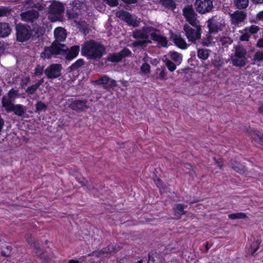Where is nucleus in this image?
I'll use <instances>...</instances> for the list:
<instances>
[{"mask_svg":"<svg viewBox=\"0 0 263 263\" xmlns=\"http://www.w3.org/2000/svg\"><path fill=\"white\" fill-rule=\"evenodd\" d=\"M81 52L87 59L98 61L106 54V51L101 42L90 40L82 45Z\"/></svg>","mask_w":263,"mask_h":263,"instance_id":"nucleus-1","label":"nucleus"},{"mask_svg":"<svg viewBox=\"0 0 263 263\" xmlns=\"http://www.w3.org/2000/svg\"><path fill=\"white\" fill-rule=\"evenodd\" d=\"M67 50L68 47L65 44L53 41L50 46L44 48L41 53V58L43 59H49L58 55H64Z\"/></svg>","mask_w":263,"mask_h":263,"instance_id":"nucleus-2","label":"nucleus"},{"mask_svg":"<svg viewBox=\"0 0 263 263\" xmlns=\"http://www.w3.org/2000/svg\"><path fill=\"white\" fill-rule=\"evenodd\" d=\"M247 50L241 46H237L235 48V52L231 57V63L233 66L242 68L247 63L246 57Z\"/></svg>","mask_w":263,"mask_h":263,"instance_id":"nucleus-3","label":"nucleus"},{"mask_svg":"<svg viewBox=\"0 0 263 263\" xmlns=\"http://www.w3.org/2000/svg\"><path fill=\"white\" fill-rule=\"evenodd\" d=\"M207 25L210 34H215L222 31L225 28L226 24L224 20L216 15L209 18Z\"/></svg>","mask_w":263,"mask_h":263,"instance_id":"nucleus-4","label":"nucleus"},{"mask_svg":"<svg viewBox=\"0 0 263 263\" xmlns=\"http://www.w3.org/2000/svg\"><path fill=\"white\" fill-rule=\"evenodd\" d=\"M16 41L23 43L31 37L32 31L30 26L20 23L15 26Z\"/></svg>","mask_w":263,"mask_h":263,"instance_id":"nucleus-5","label":"nucleus"},{"mask_svg":"<svg viewBox=\"0 0 263 263\" xmlns=\"http://www.w3.org/2000/svg\"><path fill=\"white\" fill-rule=\"evenodd\" d=\"M197 24L196 23V25L193 26L196 28V30L187 24L184 25L183 30L189 42L195 43L197 40L200 39L201 37V26Z\"/></svg>","mask_w":263,"mask_h":263,"instance_id":"nucleus-6","label":"nucleus"},{"mask_svg":"<svg viewBox=\"0 0 263 263\" xmlns=\"http://www.w3.org/2000/svg\"><path fill=\"white\" fill-rule=\"evenodd\" d=\"M194 6L196 11L203 14L212 11L213 3L212 0H196Z\"/></svg>","mask_w":263,"mask_h":263,"instance_id":"nucleus-7","label":"nucleus"},{"mask_svg":"<svg viewBox=\"0 0 263 263\" xmlns=\"http://www.w3.org/2000/svg\"><path fill=\"white\" fill-rule=\"evenodd\" d=\"M68 107L77 112L84 111L88 108L87 101L84 100H78L74 98L68 99L66 102Z\"/></svg>","mask_w":263,"mask_h":263,"instance_id":"nucleus-8","label":"nucleus"},{"mask_svg":"<svg viewBox=\"0 0 263 263\" xmlns=\"http://www.w3.org/2000/svg\"><path fill=\"white\" fill-rule=\"evenodd\" d=\"M182 15L185 21L192 26H196L198 23L197 19V14L195 12L192 5H186L182 9Z\"/></svg>","mask_w":263,"mask_h":263,"instance_id":"nucleus-9","label":"nucleus"},{"mask_svg":"<svg viewBox=\"0 0 263 263\" xmlns=\"http://www.w3.org/2000/svg\"><path fill=\"white\" fill-rule=\"evenodd\" d=\"M132 51L127 48H124L119 52L109 53L106 58V60L112 63H118L121 62L123 58L131 57Z\"/></svg>","mask_w":263,"mask_h":263,"instance_id":"nucleus-10","label":"nucleus"},{"mask_svg":"<svg viewBox=\"0 0 263 263\" xmlns=\"http://www.w3.org/2000/svg\"><path fill=\"white\" fill-rule=\"evenodd\" d=\"M62 65L60 64H52L44 70V73L48 79H54L61 76Z\"/></svg>","mask_w":263,"mask_h":263,"instance_id":"nucleus-11","label":"nucleus"},{"mask_svg":"<svg viewBox=\"0 0 263 263\" xmlns=\"http://www.w3.org/2000/svg\"><path fill=\"white\" fill-rule=\"evenodd\" d=\"M116 15L129 25H132L134 27H137L139 25V23L134 20L132 15L127 11L123 10L118 11L116 13Z\"/></svg>","mask_w":263,"mask_h":263,"instance_id":"nucleus-12","label":"nucleus"},{"mask_svg":"<svg viewBox=\"0 0 263 263\" xmlns=\"http://www.w3.org/2000/svg\"><path fill=\"white\" fill-rule=\"evenodd\" d=\"M247 14L243 11L236 10L230 15L231 24L232 25H238L246 18Z\"/></svg>","mask_w":263,"mask_h":263,"instance_id":"nucleus-13","label":"nucleus"},{"mask_svg":"<svg viewBox=\"0 0 263 263\" xmlns=\"http://www.w3.org/2000/svg\"><path fill=\"white\" fill-rule=\"evenodd\" d=\"M64 11V6L58 2H52L48 8V13L52 14L61 15Z\"/></svg>","mask_w":263,"mask_h":263,"instance_id":"nucleus-14","label":"nucleus"},{"mask_svg":"<svg viewBox=\"0 0 263 263\" xmlns=\"http://www.w3.org/2000/svg\"><path fill=\"white\" fill-rule=\"evenodd\" d=\"M26 107L22 104H13L9 108L7 109V112H13L14 114L19 117H24L26 114Z\"/></svg>","mask_w":263,"mask_h":263,"instance_id":"nucleus-15","label":"nucleus"},{"mask_svg":"<svg viewBox=\"0 0 263 263\" xmlns=\"http://www.w3.org/2000/svg\"><path fill=\"white\" fill-rule=\"evenodd\" d=\"M151 37L153 41L157 42L159 46L167 47L168 41L165 36L153 32L151 33Z\"/></svg>","mask_w":263,"mask_h":263,"instance_id":"nucleus-16","label":"nucleus"},{"mask_svg":"<svg viewBox=\"0 0 263 263\" xmlns=\"http://www.w3.org/2000/svg\"><path fill=\"white\" fill-rule=\"evenodd\" d=\"M80 51V46L78 45L72 46L70 49L68 48L66 51V59L68 61H71L76 58Z\"/></svg>","mask_w":263,"mask_h":263,"instance_id":"nucleus-17","label":"nucleus"},{"mask_svg":"<svg viewBox=\"0 0 263 263\" xmlns=\"http://www.w3.org/2000/svg\"><path fill=\"white\" fill-rule=\"evenodd\" d=\"M55 41L58 42L64 41L67 36L66 30L62 27H57L54 30Z\"/></svg>","mask_w":263,"mask_h":263,"instance_id":"nucleus-18","label":"nucleus"},{"mask_svg":"<svg viewBox=\"0 0 263 263\" xmlns=\"http://www.w3.org/2000/svg\"><path fill=\"white\" fill-rule=\"evenodd\" d=\"M172 40L175 45L181 49H185L188 47L185 41L180 35L174 34L172 36Z\"/></svg>","mask_w":263,"mask_h":263,"instance_id":"nucleus-19","label":"nucleus"},{"mask_svg":"<svg viewBox=\"0 0 263 263\" xmlns=\"http://www.w3.org/2000/svg\"><path fill=\"white\" fill-rule=\"evenodd\" d=\"M11 32V29L8 23H0V37L8 36Z\"/></svg>","mask_w":263,"mask_h":263,"instance_id":"nucleus-20","label":"nucleus"},{"mask_svg":"<svg viewBox=\"0 0 263 263\" xmlns=\"http://www.w3.org/2000/svg\"><path fill=\"white\" fill-rule=\"evenodd\" d=\"M162 6L165 8L174 11L176 8V4L174 0H159Z\"/></svg>","mask_w":263,"mask_h":263,"instance_id":"nucleus-21","label":"nucleus"},{"mask_svg":"<svg viewBox=\"0 0 263 263\" xmlns=\"http://www.w3.org/2000/svg\"><path fill=\"white\" fill-rule=\"evenodd\" d=\"M185 205L182 203H178L175 205L173 208V211L176 216H179L180 217L181 215H185L186 211H184Z\"/></svg>","mask_w":263,"mask_h":263,"instance_id":"nucleus-22","label":"nucleus"},{"mask_svg":"<svg viewBox=\"0 0 263 263\" xmlns=\"http://www.w3.org/2000/svg\"><path fill=\"white\" fill-rule=\"evenodd\" d=\"M171 60L178 64H180L182 61V57L181 53L175 51H171L169 53Z\"/></svg>","mask_w":263,"mask_h":263,"instance_id":"nucleus-23","label":"nucleus"},{"mask_svg":"<svg viewBox=\"0 0 263 263\" xmlns=\"http://www.w3.org/2000/svg\"><path fill=\"white\" fill-rule=\"evenodd\" d=\"M211 50L206 49H198L197 51V57L199 59L206 60L210 55Z\"/></svg>","mask_w":263,"mask_h":263,"instance_id":"nucleus-24","label":"nucleus"},{"mask_svg":"<svg viewBox=\"0 0 263 263\" xmlns=\"http://www.w3.org/2000/svg\"><path fill=\"white\" fill-rule=\"evenodd\" d=\"M2 106L5 107L6 111L7 109L9 108L13 104V100L10 99L8 96H4L1 100Z\"/></svg>","mask_w":263,"mask_h":263,"instance_id":"nucleus-25","label":"nucleus"},{"mask_svg":"<svg viewBox=\"0 0 263 263\" xmlns=\"http://www.w3.org/2000/svg\"><path fill=\"white\" fill-rule=\"evenodd\" d=\"M234 4L238 9H244L248 7L249 0H234Z\"/></svg>","mask_w":263,"mask_h":263,"instance_id":"nucleus-26","label":"nucleus"},{"mask_svg":"<svg viewBox=\"0 0 263 263\" xmlns=\"http://www.w3.org/2000/svg\"><path fill=\"white\" fill-rule=\"evenodd\" d=\"M228 217L230 219H243L248 218L247 214L243 212H238L235 213H232L228 215Z\"/></svg>","mask_w":263,"mask_h":263,"instance_id":"nucleus-27","label":"nucleus"},{"mask_svg":"<svg viewBox=\"0 0 263 263\" xmlns=\"http://www.w3.org/2000/svg\"><path fill=\"white\" fill-rule=\"evenodd\" d=\"M232 168L239 174H243L246 171L245 166L238 162L232 163Z\"/></svg>","mask_w":263,"mask_h":263,"instance_id":"nucleus-28","label":"nucleus"},{"mask_svg":"<svg viewBox=\"0 0 263 263\" xmlns=\"http://www.w3.org/2000/svg\"><path fill=\"white\" fill-rule=\"evenodd\" d=\"M35 112L38 114H40L42 111H46L47 108V105L44 102L39 101L35 104Z\"/></svg>","mask_w":263,"mask_h":263,"instance_id":"nucleus-29","label":"nucleus"},{"mask_svg":"<svg viewBox=\"0 0 263 263\" xmlns=\"http://www.w3.org/2000/svg\"><path fill=\"white\" fill-rule=\"evenodd\" d=\"M80 13V9H78V7H76L74 6H72V8L71 10H68V14L69 15V16L72 18H77Z\"/></svg>","mask_w":263,"mask_h":263,"instance_id":"nucleus-30","label":"nucleus"},{"mask_svg":"<svg viewBox=\"0 0 263 263\" xmlns=\"http://www.w3.org/2000/svg\"><path fill=\"white\" fill-rule=\"evenodd\" d=\"M26 16L28 20L33 22L34 20L39 17V13L37 11L33 10L32 11H28L24 13Z\"/></svg>","mask_w":263,"mask_h":263,"instance_id":"nucleus-31","label":"nucleus"},{"mask_svg":"<svg viewBox=\"0 0 263 263\" xmlns=\"http://www.w3.org/2000/svg\"><path fill=\"white\" fill-rule=\"evenodd\" d=\"M12 9L8 7L0 6V17L8 16L11 13Z\"/></svg>","mask_w":263,"mask_h":263,"instance_id":"nucleus-32","label":"nucleus"},{"mask_svg":"<svg viewBox=\"0 0 263 263\" xmlns=\"http://www.w3.org/2000/svg\"><path fill=\"white\" fill-rule=\"evenodd\" d=\"M12 249V247L11 246L6 245L1 251L2 256L5 257H10Z\"/></svg>","mask_w":263,"mask_h":263,"instance_id":"nucleus-33","label":"nucleus"},{"mask_svg":"<svg viewBox=\"0 0 263 263\" xmlns=\"http://www.w3.org/2000/svg\"><path fill=\"white\" fill-rule=\"evenodd\" d=\"M84 64V61L82 59L77 60L73 63L70 67L69 68L71 70L74 71L82 67Z\"/></svg>","mask_w":263,"mask_h":263,"instance_id":"nucleus-34","label":"nucleus"},{"mask_svg":"<svg viewBox=\"0 0 263 263\" xmlns=\"http://www.w3.org/2000/svg\"><path fill=\"white\" fill-rule=\"evenodd\" d=\"M148 43H152L151 40H138L133 43V46L135 47H145Z\"/></svg>","mask_w":263,"mask_h":263,"instance_id":"nucleus-35","label":"nucleus"},{"mask_svg":"<svg viewBox=\"0 0 263 263\" xmlns=\"http://www.w3.org/2000/svg\"><path fill=\"white\" fill-rule=\"evenodd\" d=\"M260 245V241L257 240L254 241L250 248H251V254L252 256H255V252L259 249Z\"/></svg>","mask_w":263,"mask_h":263,"instance_id":"nucleus-36","label":"nucleus"},{"mask_svg":"<svg viewBox=\"0 0 263 263\" xmlns=\"http://www.w3.org/2000/svg\"><path fill=\"white\" fill-rule=\"evenodd\" d=\"M259 28L258 26L252 25L249 27H246L244 29V31L246 32H248L249 33L255 34L259 31Z\"/></svg>","mask_w":263,"mask_h":263,"instance_id":"nucleus-37","label":"nucleus"},{"mask_svg":"<svg viewBox=\"0 0 263 263\" xmlns=\"http://www.w3.org/2000/svg\"><path fill=\"white\" fill-rule=\"evenodd\" d=\"M145 31L141 29H136L133 32V37L135 39H142L143 37V34L145 33Z\"/></svg>","mask_w":263,"mask_h":263,"instance_id":"nucleus-38","label":"nucleus"},{"mask_svg":"<svg viewBox=\"0 0 263 263\" xmlns=\"http://www.w3.org/2000/svg\"><path fill=\"white\" fill-rule=\"evenodd\" d=\"M109 81V78L105 75L95 81L98 85H107Z\"/></svg>","mask_w":263,"mask_h":263,"instance_id":"nucleus-39","label":"nucleus"},{"mask_svg":"<svg viewBox=\"0 0 263 263\" xmlns=\"http://www.w3.org/2000/svg\"><path fill=\"white\" fill-rule=\"evenodd\" d=\"M165 65L167 67L168 69L171 71L173 72L176 69V65L175 63H174L172 61L168 60V59H165L164 61Z\"/></svg>","mask_w":263,"mask_h":263,"instance_id":"nucleus-40","label":"nucleus"},{"mask_svg":"<svg viewBox=\"0 0 263 263\" xmlns=\"http://www.w3.org/2000/svg\"><path fill=\"white\" fill-rule=\"evenodd\" d=\"M32 248L34 249V251L36 255L40 258H42L44 257V252L43 249L40 247L38 244H36Z\"/></svg>","mask_w":263,"mask_h":263,"instance_id":"nucleus-41","label":"nucleus"},{"mask_svg":"<svg viewBox=\"0 0 263 263\" xmlns=\"http://www.w3.org/2000/svg\"><path fill=\"white\" fill-rule=\"evenodd\" d=\"M141 71L144 74H148L151 72V66L149 64L147 63H143L141 67Z\"/></svg>","mask_w":263,"mask_h":263,"instance_id":"nucleus-42","label":"nucleus"},{"mask_svg":"<svg viewBox=\"0 0 263 263\" xmlns=\"http://www.w3.org/2000/svg\"><path fill=\"white\" fill-rule=\"evenodd\" d=\"M26 240L31 248L34 247L36 245L35 239L31 236V234H28L25 237Z\"/></svg>","mask_w":263,"mask_h":263,"instance_id":"nucleus-43","label":"nucleus"},{"mask_svg":"<svg viewBox=\"0 0 263 263\" xmlns=\"http://www.w3.org/2000/svg\"><path fill=\"white\" fill-rule=\"evenodd\" d=\"M18 90H15L14 88H11L7 93L8 96L13 101L14 99L18 97Z\"/></svg>","mask_w":263,"mask_h":263,"instance_id":"nucleus-44","label":"nucleus"},{"mask_svg":"<svg viewBox=\"0 0 263 263\" xmlns=\"http://www.w3.org/2000/svg\"><path fill=\"white\" fill-rule=\"evenodd\" d=\"M44 66L37 65L34 69L33 75L34 76L39 77L43 74L44 71Z\"/></svg>","mask_w":263,"mask_h":263,"instance_id":"nucleus-45","label":"nucleus"},{"mask_svg":"<svg viewBox=\"0 0 263 263\" xmlns=\"http://www.w3.org/2000/svg\"><path fill=\"white\" fill-rule=\"evenodd\" d=\"M37 89V86L35 84H33L28 87L25 91L28 95H31L33 94Z\"/></svg>","mask_w":263,"mask_h":263,"instance_id":"nucleus-46","label":"nucleus"},{"mask_svg":"<svg viewBox=\"0 0 263 263\" xmlns=\"http://www.w3.org/2000/svg\"><path fill=\"white\" fill-rule=\"evenodd\" d=\"M157 71H160V73L159 74V78L162 80H165L166 79L165 77L166 76V72L165 68L164 67H162L161 69H157Z\"/></svg>","mask_w":263,"mask_h":263,"instance_id":"nucleus-47","label":"nucleus"},{"mask_svg":"<svg viewBox=\"0 0 263 263\" xmlns=\"http://www.w3.org/2000/svg\"><path fill=\"white\" fill-rule=\"evenodd\" d=\"M103 1L111 7H117L119 5L118 0H103Z\"/></svg>","mask_w":263,"mask_h":263,"instance_id":"nucleus-48","label":"nucleus"},{"mask_svg":"<svg viewBox=\"0 0 263 263\" xmlns=\"http://www.w3.org/2000/svg\"><path fill=\"white\" fill-rule=\"evenodd\" d=\"M254 60L256 61L261 62L263 61V52L262 51L256 52L254 55Z\"/></svg>","mask_w":263,"mask_h":263,"instance_id":"nucleus-49","label":"nucleus"},{"mask_svg":"<svg viewBox=\"0 0 263 263\" xmlns=\"http://www.w3.org/2000/svg\"><path fill=\"white\" fill-rule=\"evenodd\" d=\"M254 134L259 139L260 144L263 145V133L259 130H256L254 131Z\"/></svg>","mask_w":263,"mask_h":263,"instance_id":"nucleus-50","label":"nucleus"},{"mask_svg":"<svg viewBox=\"0 0 263 263\" xmlns=\"http://www.w3.org/2000/svg\"><path fill=\"white\" fill-rule=\"evenodd\" d=\"M107 85V88L114 89V88H115L117 86V82L115 80L110 79L109 78V81Z\"/></svg>","mask_w":263,"mask_h":263,"instance_id":"nucleus-51","label":"nucleus"},{"mask_svg":"<svg viewBox=\"0 0 263 263\" xmlns=\"http://www.w3.org/2000/svg\"><path fill=\"white\" fill-rule=\"evenodd\" d=\"M156 177H157L156 176ZM154 181L155 184H156V185L159 188H162L163 187V185H164L163 182L160 178L158 177L156 178H154Z\"/></svg>","mask_w":263,"mask_h":263,"instance_id":"nucleus-52","label":"nucleus"},{"mask_svg":"<svg viewBox=\"0 0 263 263\" xmlns=\"http://www.w3.org/2000/svg\"><path fill=\"white\" fill-rule=\"evenodd\" d=\"M250 37V35L248 32L245 31L240 37V40L242 41H248Z\"/></svg>","mask_w":263,"mask_h":263,"instance_id":"nucleus-53","label":"nucleus"},{"mask_svg":"<svg viewBox=\"0 0 263 263\" xmlns=\"http://www.w3.org/2000/svg\"><path fill=\"white\" fill-rule=\"evenodd\" d=\"M112 249H111L109 247L102 248L100 251L101 254H107L111 252Z\"/></svg>","mask_w":263,"mask_h":263,"instance_id":"nucleus-54","label":"nucleus"},{"mask_svg":"<svg viewBox=\"0 0 263 263\" xmlns=\"http://www.w3.org/2000/svg\"><path fill=\"white\" fill-rule=\"evenodd\" d=\"M101 255V252L99 251H93L91 253L88 254V256H96V257H99Z\"/></svg>","mask_w":263,"mask_h":263,"instance_id":"nucleus-55","label":"nucleus"},{"mask_svg":"<svg viewBox=\"0 0 263 263\" xmlns=\"http://www.w3.org/2000/svg\"><path fill=\"white\" fill-rule=\"evenodd\" d=\"M256 46L259 48L263 47V38L258 40L256 44Z\"/></svg>","mask_w":263,"mask_h":263,"instance_id":"nucleus-56","label":"nucleus"},{"mask_svg":"<svg viewBox=\"0 0 263 263\" xmlns=\"http://www.w3.org/2000/svg\"><path fill=\"white\" fill-rule=\"evenodd\" d=\"M151 60H152V58L148 57L147 55L144 56L142 59V61L144 62V63H148V62L152 63Z\"/></svg>","mask_w":263,"mask_h":263,"instance_id":"nucleus-57","label":"nucleus"},{"mask_svg":"<svg viewBox=\"0 0 263 263\" xmlns=\"http://www.w3.org/2000/svg\"><path fill=\"white\" fill-rule=\"evenodd\" d=\"M44 82V78L41 79L39 80L35 84V85L37 86V88H39L42 84Z\"/></svg>","mask_w":263,"mask_h":263,"instance_id":"nucleus-58","label":"nucleus"},{"mask_svg":"<svg viewBox=\"0 0 263 263\" xmlns=\"http://www.w3.org/2000/svg\"><path fill=\"white\" fill-rule=\"evenodd\" d=\"M142 39H144L143 40H149V36L146 33V32H145V33L143 34V37H142Z\"/></svg>","mask_w":263,"mask_h":263,"instance_id":"nucleus-59","label":"nucleus"},{"mask_svg":"<svg viewBox=\"0 0 263 263\" xmlns=\"http://www.w3.org/2000/svg\"><path fill=\"white\" fill-rule=\"evenodd\" d=\"M257 17H258V19H259V20L263 19V11L259 12V13L257 14Z\"/></svg>","mask_w":263,"mask_h":263,"instance_id":"nucleus-60","label":"nucleus"},{"mask_svg":"<svg viewBox=\"0 0 263 263\" xmlns=\"http://www.w3.org/2000/svg\"><path fill=\"white\" fill-rule=\"evenodd\" d=\"M253 3L257 4L263 3V0H251Z\"/></svg>","mask_w":263,"mask_h":263,"instance_id":"nucleus-61","label":"nucleus"},{"mask_svg":"<svg viewBox=\"0 0 263 263\" xmlns=\"http://www.w3.org/2000/svg\"><path fill=\"white\" fill-rule=\"evenodd\" d=\"M68 263H79V261L76 259H70Z\"/></svg>","mask_w":263,"mask_h":263,"instance_id":"nucleus-62","label":"nucleus"},{"mask_svg":"<svg viewBox=\"0 0 263 263\" xmlns=\"http://www.w3.org/2000/svg\"><path fill=\"white\" fill-rule=\"evenodd\" d=\"M258 112L260 114H262L263 112V106H260L258 108Z\"/></svg>","mask_w":263,"mask_h":263,"instance_id":"nucleus-63","label":"nucleus"},{"mask_svg":"<svg viewBox=\"0 0 263 263\" xmlns=\"http://www.w3.org/2000/svg\"><path fill=\"white\" fill-rule=\"evenodd\" d=\"M26 83L24 84V85H26L29 81H30V77H28L26 78Z\"/></svg>","mask_w":263,"mask_h":263,"instance_id":"nucleus-64","label":"nucleus"}]
</instances>
